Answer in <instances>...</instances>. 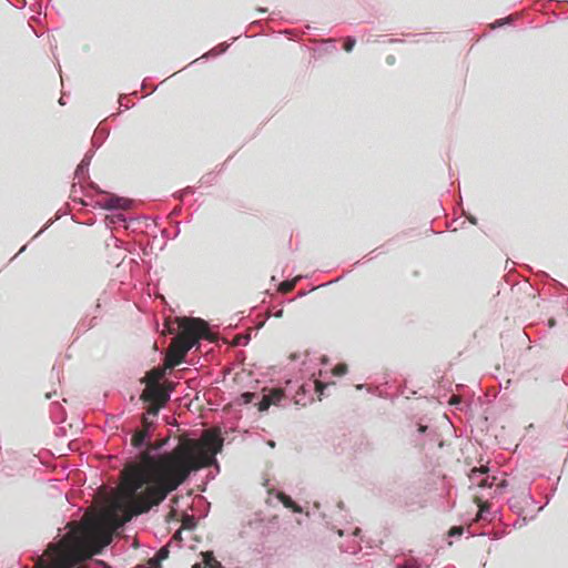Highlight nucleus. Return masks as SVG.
<instances>
[{
  "instance_id": "nucleus-15",
  "label": "nucleus",
  "mask_w": 568,
  "mask_h": 568,
  "mask_svg": "<svg viewBox=\"0 0 568 568\" xmlns=\"http://www.w3.org/2000/svg\"><path fill=\"white\" fill-rule=\"evenodd\" d=\"M254 398V394L253 393H250V392H245L243 394H241L235 400L234 403L237 404V405H246L248 403H251Z\"/></svg>"
},
{
  "instance_id": "nucleus-25",
  "label": "nucleus",
  "mask_w": 568,
  "mask_h": 568,
  "mask_svg": "<svg viewBox=\"0 0 568 568\" xmlns=\"http://www.w3.org/2000/svg\"><path fill=\"white\" fill-rule=\"evenodd\" d=\"M162 561H154V557L149 560L150 568H161Z\"/></svg>"
},
{
  "instance_id": "nucleus-24",
  "label": "nucleus",
  "mask_w": 568,
  "mask_h": 568,
  "mask_svg": "<svg viewBox=\"0 0 568 568\" xmlns=\"http://www.w3.org/2000/svg\"><path fill=\"white\" fill-rule=\"evenodd\" d=\"M488 513V509L486 506H480L477 518H484L486 514Z\"/></svg>"
},
{
  "instance_id": "nucleus-13",
  "label": "nucleus",
  "mask_w": 568,
  "mask_h": 568,
  "mask_svg": "<svg viewBox=\"0 0 568 568\" xmlns=\"http://www.w3.org/2000/svg\"><path fill=\"white\" fill-rule=\"evenodd\" d=\"M278 498L286 508H292L296 513L302 511V509L291 499V497L284 494H280Z\"/></svg>"
},
{
  "instance_id": "nucleus-3",
  "label": "nucleus",
  "mask_w": 568,
  "mask_h": 568,
  "mask_svg": "<svg viewBox=\"0 0 568 568\" xmlns=\"http://www.w3.org/2000/svg\"><path fill=\"white\" fill-rule=\"evenodd\" d=\"M488 470V467L471 469L469 474L470 487L476 486L478 488H493L496 486L498 477L489 475Z\"/></svg>"
},
{
  "instance_id": "nucleus-1",
  "label": "nucleus",
  "mask_w": 568,
  "mask_h": 568,
  "mask_svg": "<svg viewBox=\"0 0 568 568\" xmlns=\"http://www.w3.org/2000/svg\"><path fill=\"white\" fill-rule=\"evenodd\" d=\"M162 446L148 449L142 456V465L125 474L123 498L118 506L125 508L128 519L159 505L192 471L217 466L215 456L222 450L223 438L213 430H206L200 442L180 444L172 452L155 457Z\"/></svg>"
},
{
  "instance_id": "nucleus-12",
  "label": "nucleus",
  "mask_w": 568,
  "mask_h": 568,
  "mask_svg": "<svg viewBox=\"0 0 568 568\" xmlns=\"http://www.w3.org/2000/svg\"><path fill=\"white\" fill-rule=\"evenodd\" d=\"M203 555V564L205 568H223L212 554L205 552Z\"/></svg>"
},
{
  "instance_id": "nucleus-30",
  "label": "nucleus",
  "mask_w": 568,
  "mask_h": 568,
  "mask_svg": "<svg viewBox=\"0 0 568 568\" xmlns=\"http://www.w3.org/2000/svg\"><path fill=\"white\" fill-rule=\"evenodd\" d=\"M192 568H201V564H195Z\"/></svg>"
},
{
  "instance_id": "nucleus-22",
  "label": "nucleus",
  "mask_w": 568,
  "mask_h": 568,
  "mask_svg": "<svg viewBox=\"0 0 568 568\" xmlns=\"http://www.w3.org/2000/svg\"><path fill=\"white\" fill-rule=\"evenodd\" d=\"M293 285H294V283L290 282V281L282 282L280 284V290L282 292H287V291H290L293 287Z\"/></svg>"
},
{
  "instance_id": "nucleus-33",
  "label": "nucleus",
  "mask_w": 568,
  "mask_h": 568,
  "mask_svg": "<svg viewBox=\"0 0 568 568\" xmlns=\"http://www.w3.org/2000/svg\"><path fill=\"white\" fill-rule=\"evenodd\" d=\"M268 445H270L271 447H274V442H270V443H268Z\"/></svg>"
},
{
  "instance_id": "nucleus-32",
  "label": "nucleus",
  "mask_w": 568,
  "mask_h": 568,
  "mask_svg": "<svg viewBox=\"0 0 568 568\" xmlns=\"http://www.w3.org/2000/svg\"><path fill=\"white\" fill-rule=\"evenodd\" d=\"M59 103L60 104H64V100H62V98L59 100Z\"/></svg>"
},
{
  "instance_id": "nucleus-2",
  "label": "nucleus",
  "mask_w": 568,
  "mask_h": 568,
  "mask_svg": "<svg viewBox=\"0 0 568 568\" xmlns=\"http://www.w3.org/2000/svg\"><path fill=\"white\" fill-rule=\"evenodd\" d=\"M180 326L183 333L191 338L175 337L172 348L178 349L184 356L192 347L199 344L200 338H210L207 323L201 318H184Z\"/></svg>"
},
{
  "instance_id": "nucleus-10",
  "label": "nucleus",
  "mask_w": 568,
  "mask_h": 568,
  "mask_svg": "<svg viewBox=\"0 0 568 568\" xmlns=\"http://www.w3.org/2000/svg\"><path fill=\"white\" fill-rule=\"evenodd\" d=\"M148 436H149L148 432L135 433L132 437V445L138 449L142 448L146 443Z\"/></svg>"
},
{
  "instance_id": "nucleus-29",
  "label": "nucleus",
  "mask_w": 568,
  "mask_h": 568,
  "mask_svg": "<svg viewBox=\"0 0 568 568\" xmlns=\"http://www.w3.org/2000/svg\"><path fill=\"white\" fill-rule=\"evenodd\" d=\"M426 428H427L426 426H419L418 432L424 433L426 430Z\"/></svg>"
},
{
  "instance_id": "nucleus-27",
  "label": "nucleus",
  "mask_w": 568,
  "mask_h": 568,
  "mask_svg": "<svg viewBox=\"0 0 568 568\" xmlns=\"http://www.w3.org/2000/svg\"><path fill=\"white\" fill-rule=\"evenodd\" d=\"M463 529L462 528H453L450 530V535H462Z\"/></svg>"
},
{
  "instance_id": "nucleus-14",
  "label": "nucleus",
  "mask_w": 568,
  "mask_h": 568,
  "mask_svg": "<svg viewBox=\"0 0 568 568\" xmlns=\"http://www.w3.org/2000/svg\"><path fill=\"white\" fill-rule=\"evenodd\" d=\"M509 483L506 478H500L496 481V488L494 490V493L491 494V496H499L501 495L506 488L508 487Z\"/></svg>"
},
{
  "instance_id": "nucleus-21",
  "label": "nucleus",
  "mask_w": 568,
  "mask_h": 568,
  "mask_svg": "<svg viewBox=\"0 0 568 568\" xmlns=\"http://www.w3.org/2000/svg\"><path fill=\"white\" fill-rule=\"evenodd\" d=\"M346 372H347V366H346V365H344V364H341V365L336 366V367H335V371H334V373H335L336 375H338V376H343V375H345V374H346Z\"/></svg>"
},
{
  "instance_id": "nucleus-11",
  "label": "nucleus",
  "mask_w": 568,
  "mask_h": 568,
  "mask_svg": "<svg viewBox=\"0 0 568 568\" xmlns=\"http://www.w3.org/2000/svg\"><path fill=\"white\" fill-rule=\"evenodd\" d=\"M161 406H162V405H160V404H156V403L150 402V406H149V408H148V413H146V415H144V417H143V422H144V424H145V425H149V424H150V422H149V417H156V416H158V414H159V412H160V407H161Z\"/></svg>"
},
{
  "instance_id": "nucleus-9",
  "label": "nucleus",
  "mask_w": 568,
  "mask_h": 568,
  "mask_svg": "<svg viewBox=\"0 0 568 568\" xmlns=\"http://www.w3.org/2000/svg\"><path fill=\"white\" fill-rule=\"evenodd\" d=\"M89 165H90V158L85 156L84 159H82L80 164L77 166L74 176L77 179L81 180L87 174V172L89 170Z\"/></svg>"
},
{
  "instance_id": "nucleus-5",
  "label": "nucleus",
  "mask_w": 568,
  "mask_h": 568,
  "mask_svg": "<svg viewBox=\"0 0 568 568\" xmlns=\"http://www.w3.org/2000/svg\"><path fill=\"white\" fill-rule=\"evenodd\" d=\"M284 397L282 389H271L267 394L263 395V398L258 403V410L265 412L271 405H278Z\"/></svg>"
},
{
  "instance_id": "nucleus-28",
  "label": "nucleus",
  "mask_w": 568,
  "mask_h": 568,
  "mask_svg": "<svg viewBox=\"0 0 568 568\" xmlns=\"http://www.w3.org/2000/svg\"><path fill=\"white\" fill-rule=\"evenodd\" d=\"M469 221H470V223H473V224H476V223H477V220H476V217H474V216H470V217H469Z\"/></svg>"
},
{
  "instance_id": "nucleus-23",
  "label": "nucleus",
  "mask_w": 568,
  "mask_h": 568,
  "mask_svg": "<svg viewBox=\"0 0 568 568\" xmlns=\"http://www.w3.org/2000/svg\"><path fill=\"white\" fill-rule=\"evenodd\" d=\"M509 21H510V18H505V19L498 20L495 23H493V28L495 29V28L501 27L505 23H508Z\"/></svg>"
},
{
  "instance_id": "nucleus-6",
  "label": "nucleus",
  "mask_w": 568,
  "mask_h": 568,
  "mask_svg": "<svg viewBox=\"0 0 568 568\" xmlns=\"http://www.w3.org/2000/svg\"><path fill=\"white\" fill-rule=\"evenodd\" d=\"M130 201L123 197H109L105 200L103 207L110 211L124 210L129 207Z\"/></svg>"
},
{
  "instance_id": "nucleus-17",
  "label": "nucleus",
  "mask_w": 568,
  "mask_h": 568,
  "mask_svg": "<svg viewBox=\"0 0 568 568\" xmlns=\"http://www.w3.org/2000/svg\"><path fill=\"white\" fill-rule=\"evenodd\" d=\"M169 546L162 547L154 556V561H163L169 557Z\"/></svg>"
},
{
  "instance_id": "nucleus-20",
  "label": "nucleus",
  "mask_w": 568,
  "mask_h": 568,
  "mask_svg": "<svg viewBox=\"0 0 568 568\" xmlns=\"http://www.w3.org/2000/svg\"><path fill=\"white\" fill-rule=\"evenodd\" d=\"M316 390L318 393V398H322V395L324 394V388L327 386V384L321 383V382H314Z\"/></svg>"
},
{
  "instance_id": "nucleus-18",
  "label": "nucleus",
  "mask_w": 568,
  "mask_h": 568,
  "mask_svg": "<svg viewBox=\"0 0 568 568\" xmlns=\"http://www.w3.org/2000/svg\"><path fill=\"white\" fill-rule=\"evenodd\" d=\"M226 49H227V47H226V45H223V44H222V45H219V47H216V48L212 49V50H211L210 52H207L206 54H204V55H203V58H204V57H217V55L222 54L223 52H225V51H226Z\"/></svg>"
},
{
  "instance_id": "nucleus-8",
  "label": "nucleus",
  "mask_w": 568,
  "mask_h": 568,
  "mask_svg": "<svg viewBox=\"0 0 568 568\" xmlns=\"http://www.w3.org/2000/svg\"><path fill=\"white\" fill-rule=\"evenodd\" d=\"M163 376V368L153 369L146 375V384L160 385V381L162 379Z\"/></svg>"
},
{
  "instance_id": "nucleus-7",
  "label": "nucleus",
  "mask_w": 568,
  "mask_h": 568,
  "mask_svg": "<svg viewBox=\"0 0 568 568\" xmlns=\"http://www.w3.org/2000/svg\"><path fill=\"white\" fill-rule=\"evenodd\" d=\"M183 359H184V355L179 353L178 349H174L171 347V349L166 356L165 365H166V367L172 368V367L179 365Z\"/></svg>"
},
{
  "instance_id": "nucleus-16",
  "label": "nucleus",
  "mask_w": 568,
  "mask_h": 568,
  "mask_svg": "<svg viewBox=\"0 0 568 568\" xmlns=\"http://www.w3.org/2000/svg\"><path fill=\"white\" fill-rule=\"evenodd\" d=\"M110 541H111V535L109 532H103L101 535V542H100V545L97 546L93 551L94 552H99L100 549H102L103 547L108 546L110 544Z\"/></svg>"
},
{
  "instance_id": "nucleus-31",
  "label": "nucleus",
  "mask_w": 568,
  "mask_h": 568,
  "mask_svg": "<svg viewBox=\"0 0 568 568\" xmlns=\"http://www.w3.org/2000/svg\"><path fill=\"white\" fill-rule=\"evenodd\" d=\"M180 535H181V531L179 530V531H176L175 537L180 538Z\"/></svg>"
},
{
  "instance_id": "nucleus-19",
  "label": "nucleus",
  "mask_w": 568,
  "mask_h": 568,
  "mask_svg": "<svg viewBox=\"0 0 568 568\" xmlns=\"http://www.w3.org/2000/svg\"><path fill=\"white\" fill-rule=\"evenodd\" d=\"M355 43H356L355 38H352V37L347 38L345 45H344L345 51L351 52L354 49Z\"/></svg>"
},
{
  "instance_id": "nucleus-4",
  "label": "nucleus",
  "mask_w": 568,
  "mask_h": 568,
  "mask_svg": "<svg viewBox=\"0 0 568 568\" xmlns=\"http://www.w3.org/2000/svg\"><path fill=\"white\" fill-rule=\"evenodd\" d=\"M171 396V389H164L161 385L146 384L142 398L146 402H153L164 405Z\"/></svg>"
},
{
  "instance_id": "nucleus-26",
  "label": "nucleus",
  "mask_w": 568,
  "mask_h": 568,
  "mask_svg": "<svg viewBox=\"0 0 568 568\" xmlns=\"http://www.w3.org/2000/svg\"><path fill=\"white\" fill-rule=\"evenodd\" d=\"M398 568H420V567L415 564H404L402 566H398Z\"/></svg>"
}]
</instances>
